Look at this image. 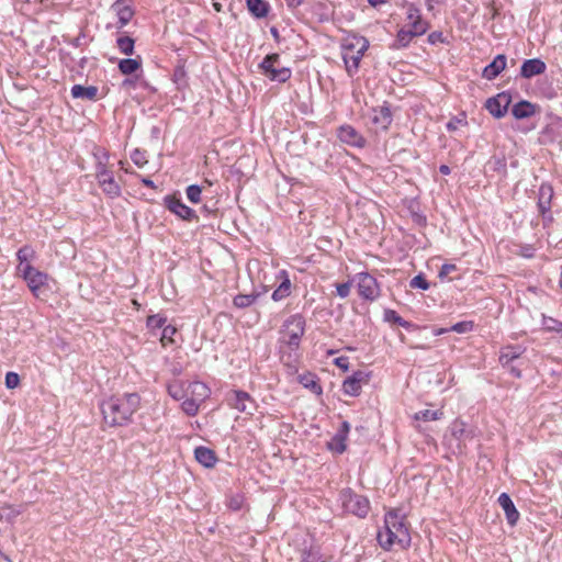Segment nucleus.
Returning a JSON list of instances; mask_svg holds the SVG:
<instances>
[{
  "instance_id": "69168bd1",
  "label": "nucleus",
  "mask_w": 562,
  "mask_h": 562,
  "mask_svg": "<svg viewBox=\"0 0 562 562\" xmlns=\"http://www.w3.org/2000/svg\"><path fill=\"white\" fill-rule=\"evenodd\" d=\"M142 182L144 183V186H146L147 188H155V184H154V181H151L150 179H146L144 178L142 180Z\"/></svg>"
},
{
  "instance_id": "c9c22d12",
  "label": "nucleus",
  "mask_w": 562,
  "mask_h": 562,
  "mask_svg": "<svg viewBox=\"0 0 562 562\" xmlns=\"http://www.w3.org/2000/svg\"><path fill=\"white\" fill-rule=\"evenodd\" d=\"M384 318L385 321L390 322V323H394V324H397L398 326L403 327V328H409L411 327V323L403 319L395 311L393 310H385L384 312Z\"/></svg>"
},
{
  "instance_id": "cd10ccee",
  "label": "nucleus",
  "mask_w": 562,
  "mask_h": 562,
  "mask_svg": "<svg viewBox=\"0 0 562 562\" xmlns=\"http://www.w3.org/2000/svg\"><path fill=\"white\" fill-rule=\"evenodd\" d=\"M189 394L192 396V398L198 400V402L204 401L210 393L209 387L206 384L195 381L188 384Z\"/></svg>"
},
{
  "instance_id": "423d86ee",
  "label": "nucleus",
  "mask_w": 562,
  "mask_h": 562,
  "mask_svg": "<svg viewBox=\"0 0 562 562\" xmlns=\"http://www.w3.org/2000/svg\"><path fill=\"white\" fill-rule=\"evenodd\" d=\"M279 60V54H269L262 59L259 68L261 69L262 74L271 81L283 83L291 78L292 71L288 67H278Z\"/></svg>"
},
{
  "instance_id": "f03ea898",
  "label": "nucleus",
  "mask_w": 562,
  "mask_h": 562,
  "mask_svg": "<svg viewBox=\"0 0 562 562\" xmlns=\"http://www.w3.org/2000/svg\"><path fill=\"white\" fill-rule=\"evenodd\" d=\"M378 542L383 550L390 551L395 547L406 549L411 544L409 524L400 509H391L384 516V527L379 530Z\"/></svg>"
},
{
  "instance_id": "052dcab7",
  "label": "nucleus",
  "mask_w": 562,
  "mask_h": 562,
  "mask_svg": "<svg viewBox=\"0 0 562 562\" xmlns=\"http://www.w3.org/2000/svg\"><path fill=\"white\" fill-rule=\"evenodd\" d=\"M349 429H350V426L347 422H344L341 424V428L339 429V431L337 434H341V435H345V438H347V435L349 432Z\"/></svg>"
},
{
  "instance_id": "393cba45",
  "label": "nucleus",
  "mask_w": 562,
  "mask_h": 562,
  "mask_svg": "<svg viewBox=\"0 0 562 562\" xmlns=\"http://www.w3.org/2000/svg\"><path fill=\"white\" fill-rule=\"evenodd\" d=\"M247 9L257 19L266 18L270 11V5L265 0H246Z\"/></svg>"
},
{
  "instance_id": "4be33fe9",
  "label": "nucleus",
  "mask_w": 562,
  "mask_h": 562,
  "mask_svg": "<svg viewBox=\"0 0 562 562\" xmlns=\"http://www.w3.org/2000/svg\"><path fill=\"white\" fill-rule=\"evenodd\" d=\"M188 384L186 381L175 379L167 384V392L173 400L181 401L189 395Z\"/></svg>"
},
{
  "instance_id": "412c9836",
  "label": "nucleus",
  "mask_w": 562,
  "mask_h": 562,
  "mask_svg": "<svg viewBox=\"0 0 562 562\" xmlns=\"http://www.w3.org/2000/svg\"><path fill=\"white\" fill-rule=\"evenodd\" d=\"M195 460L205 468H213L217 462L215 452L206 447L200 446L194 450Z\"/></svg>"
},
{
  "instance_id": "bb28decb",
  "label": "nucleus",
  "mask_w": 562,
  "mask_h": 562,
  "mask_svg": "<svg viewBox=\"0 0 562 562\" xmlns=\"http://www.w3.org/2000/svg\"><path fill=\"white\" fill-rule=\"evenodd\" d=\"M284 278L280 285L273 291L272 293V300L278 302L285 297H288L291 294V281L286 276V272L283 270L280 272Z\"/></svg>"
},
{
  "instance_id": "5fc2aeb1",
  "label": "nucleus",
  "mask_w": 562,
  "mask_h": 562,
  "mask_svg": "<svg viewBox=\"0 0 562 562\" xmlns=\"http://www.w3.org/2000/svg\"><path fill=\"white\" fill-rule=\"evenodd\" d=\"M335 364L342 369L344 371H347L349 369V358L341 356L335 359Z\"/></svg>"
},
{
  "instance_id": "2eb2a0df",
  "label": "nucleus",
  "mask_w": 562,
  "mask_h": 562,
  "mask_svg": "<svg viewBox=\"0 0 562 562\" xmlns=\"http://www.w3.org/2000/svg\"><path fill=\"white\" fill-rule=\"evenodd\" d=\"M406 19L409 27L416 31L415 33L424 35L429 29V23L423 19L420 10L414 3L407 5Z\"/></svg>"
},
{
  "instance_id": "864d4df0",
  "label": "nucleus",
  "mask_w": 562,
  "mask_h": 562,
  "mask_svg": "<svg viewBox=\"0 0 562 562\" xmlns=\"http://www.w3.org/2000/svg\"><path fill=\"white\" fill-rule=\"evenodd\" d=\"M459 125H467V121L464 120V117L463 119L453 117L452 120H450L447 123V130L450 132L456 131Z\"/></svg>"
},
{
  "instance_id": "0eeeda50",
  "label": "nucleus",
  "mask_w": 562,
  "mask_h": 562,
  "mask_svg": "<svg viewBox=\"0 0 562 562\" xmlns=\"http://www.w3.org/2000/svg\"><path fill=\"white\" fill-rule=\"evenodd\" d=\"M357 45H360V47L357 50L353 49V45H347L344 48L342 59L346 65V70L350 76L357 72L360 60L363 57L364 52L369 47V43L364 37L358 38Z\"/></svg>"
},
{
  "instance_id": "20e7f679",
  "label": "nucleus",
  "mask_w": 562,
  "mask_h": 562,
  "mask_svg": "<svg viewBox=\"0 0 562 562\" xmlns=\"http://www.w3.org/2000/svg\"><path fill=\"white\" fill-rule=\"evenodd\" d=\"M18 271L22 274L35 297L42 299V296L46 295L47 291H49V277L47 273L40 271L30 263H26L25 267H18Z\"/></svg>"
},
{
  "instance_id": "9d476101",
  "label": "nucleus",
  "mask_w": 562,
  "mask_h": 562,
  "mask_svg": "<svg viewBox=\"0 0 562 562\" xmlns=\"http://www.w3.org/2000/svg\"><path fill=\"white\" fill-rule=\"evenodd\" d=\"M512 103V95L508 92H501L488 98L485 102L486 110L496 119L503 117Z\"/></svg>"
},
{
  "instance_id": "3c124183",
  "label": "nucleus",
  "mask_w": 562,
  "mask_h": 562,
  "mask_svg": "<svg viewBox=\"0 0 562 562\" xmlns=\"http://www.w3.org/2000/svg\"><path fill=\"white\" fill-rule=\"evenodd\" d=\"M349 378L355 379L356 382L362 385L369 382L370 374L359 370L353 372Z\"/></svg>"
},
{
  "instance_id": "5701e85b",
  "label": "nucleus",
  "mask_w": 562,
  "mask_h": 562,
  "mask_svg": "<svg viewBox=\"0 0 562 562\" xmlns=\"http://www.w3.org/2000/svg\"><path fill=\"white\" fill-rule=\"evenodd\" d=\"M552 196H553L552 187L548 183H542L539 188V200H538L539 212L542 215L546 214L550 210Z\"/></svg>"
},
{
  "instance_id": "338daca9",
  "label": "nucleus",
  "mask_w": 562,
  "mask_h": 562,
  "mask_svg": "<svg viewBox=\"0 0 562 562\" xmlns=\"http://www.w3.org/2000/svg\"><path fill=\"white\" fill-rule=\"evenodd\" d=\"M270 33L274 37L276 41H279V32H278L277 27L272 26L270 29Z\"/></svg>"
},
{
  "instance_id": "c85d7f7f",
  "label": "nucleus",
  "mask_w": 562,
  "mask_h": 562,
  "mask_svg": "<svg viewBox=\"0 0 562 562\" xmlns=\"http://www.w3.org/2000/svg\"><path fill=\"white\" fill-rule=\"evenodd\" d=\"M299 381L304 387L311 390L313 393H315L317 395L322 394L323 390H322V386L319 385L315 374H313L311 372L301 374L299 378Z\"/></svg>"
},
{
  "instance_id": "1a4fd4ad",
  "label": "nucleus",
  "mask_w": 562,
  "mask_h": 562,
  "mask_svg": "<svg viewBox=\"0 0 562 562\" xmlns=\"http://www.w3.org/2000/svg\"><path fill=\"white\" fill-rule=\"evenodd\" d=\"M95 176L103 192L110 198H117L121 194V187L114 180L113 173L108 170L106 165L99 162L97 165Z\"/></svg>"
},
{
  "instance_id": "7c9ffc66",
  "label": "nucleus",
  "mask_w": 562,
  "mask_h": 562,
  "mask_svg": "<svg viewBox=\"0 0 562 562\" xmlns=\"http://www.w3.org/2000/svg\"><path fill=\"white\" fill-rule=\"evenodd\" d=\"M259 296L260 293L258 292H252L250 294H238L234 297L233 304L237 308H246L252 305Z\"/></svg>"
},
{
  "instance_id": "f8f14e48",
  "label": "nucleus",
  "mask_w": 562,
  "mask_h": 562,
  "mask_svg": "<svg viewBox=\"0 0 562 562\" xmlns=\"http://www.w3.org/2000/svg\"><path fill=\"white\" fill-rule=\"evenodd\" d=\"M358 293L366 300L373 301L379 296L380 290L376 280L369 273L358 274Z\"/></svg>"
},
{
  "instance_id": "2f4dec72",
  "label": "nucleus",
  "mask_w": 562,
  "mask_h": 562,
  "mask_svg": "<svg viewBox=\"0 0 562 562\" xmlns=\"http://www.w3.org/2000/svg\"><path fill=\"white\" fill-rule=\"evenodd\" d=\"M415 32L416 31L413 30L412 27H409L408 30L401 29L396 35L397 47H406V46H408V44L412 42V40L414 37L423 35L420 33H415Z\"/></svg>"
},
{
  "instance_id": "dca6fc26",
  "label": "nucleus",
  "mask_w": 562,
  "mask_h": 562,
  "mask_svg": "<svg viewBox=\"0 0 562 562\" xmlns=\"http://www.w3.org/2000/svg\"><path fill=\"white\" fill-rule=\"evenodd\" d=\"M338 138L347 145L353 147H363L366 139L363 136L351 125H341L337 132Z\"/></svg>"
},
{
  "instance_id": "e2e57ef3",
  "label": "nucleus",
  "mask_w": 562,
  "mask_h": 562,
  "mask_svg": "<svg viewBox=\"0 0 562 562\" xmlns=\"http://www.w3.org/2000/svg\"><path fill=\"white\" fill-rule=\"evenodd\" d=\"M389 0H368V2L370 3V5L372 7H378V5H381V4H384L386 3Z\"/></svg>"
},
{
  "instance_id": "de8ad7c7",
  "label": "nucleus",
  "mask_w": 562,
  "mask_h": 562,
  "mask_svg": "<svg viewBox=\"0 0 562 562\" xmlns=\"http://www.w3.org/2000/svg\"><path fill=\"white\" fill-rule=\"evenodd\" d=\"M20 384V376L15 372H8L5 374V386L8 389H14Z\"/></svg>"
},
{
  "instance_id": "72a5a7b5",
  "label": "nucleus",
  "mask_w": 562,
  "mask_h": 562,
  "mask_svg": "<svg viewBox=\"0 0 562 562\" xmlns=\"http://www.w3.org/2000/svg\"><path fill=\"white\" fill-rule=\"evenodd\" d=\"M34 257H35V251L32 247L24 246V247L20 248L19 251L16 252V258L19 260L18 267H25V265L29 263L30 260L34 259Z\"/></svg>"
},
{
  "instance_id": "4c0bfd02",
  "label": "nucleus",
  "mask_w": 562,
  "mask_h": 562,
  "mask_svg": "<svg viewBox=\"0 0 562 562\" xmlns=\"http://www.w3.org/2000/svg\"><path fill=\"white\" fill-rule=\"evenodd\" d=\"M451 434L457 440H464L468 437L465 424L458 419L454 420L451 425Z\"/></svg>"
},
{
  "instance_id": "9b49d317",
  "label": "nucleus",
  "mask_w": 562,
  "mask_h": 562,
  "mask_svg": "<svg viewBox=\"0 0 562 562\" xmlns=\"http://www.w3.org/2000/svg\"><path fill=\"white\" fill-rule=\"evenodd\" d=\"M524 349L520 346H506L499 351V362L504 368H507L512 375L515 378L521 376V371L512 366V362L519 359Z\"/></svg>"
},
{
  "instance_id": "8fccbe9b",
  "label": "nucleus",
  "mask_w": 562,
  "mask_h": 562,
  "mask_svg": "<svg viewBox=\"0 0 562 562\" xmlns=\"http://www.w3.org/2000/svg\"><path fill=\"white\" fill-rule=\"evenodd\" d=\"M131 158H132L133 162L138 167H143L147 162V160L144 156V153H142L138 149L134 150Z\"/></svg>"
},
{
  "instance_id": "a878e982",
  "label": "nucleus",
  "mask_w": 562,
  "mask_h": 562,
  "mask_svg": "<svg viewBox=\"0 0 562 562\" xmlns=\"http://www.w3.org/2000/svg\"><path fill=\"white\" fill-rule=\"evenodd\" d=\"M372 122L380 126L382 130H386L392 122L391 111L386 106H380L373 110Z\"/></svg>"
},
{
  "instance_id": "6e6552de",
  "label": "nucleus",
  "mask_w": 562,
  "mask_h": 562,
  "mask_svg": "<svg viewBox=\"0 0 562 562\" xmlns=\"http://www.w3.org/2000/svg\"><path fill=\"white\" fill-rule=\"evenodd\" d=\"M227 404L240 413L252 415L256 409V401L245 391L233 390L226 394Z\"/></svg>"
},
{
  "instance_id": "ddd939ff",
  "label": "nucleus",
  "mask_w": 562,
  "mask_h": 562,
  "mask_svg": "<svg viewBox=\"0 0 562 562\" xmlns=\"http://www.w3.org/2000/svg\"><path fill=\"white\" fill-rule=\"evenodd\" d=\"M166 207L176 214L178 217L184 221L196 220L198 216L191 207L187 206L180 199L175 195H168L165 198Z\"/></svg>"
},
{
  "instance_id": "4d7b16f0",
  "label": "nucleus",
  "mask_w": 562,
  "mask_h": 562,
  "mask_svg": "<svg viewBox=\"0 0 562 562\" xmlns=\"http://www.w3.org/2000/svg\"><path fill=\"white\" fill-rule=\"evenodd\" d=\"M428 41L431 44H435L437 42L443 43L445 38L441 32H432L428 35Z\"/></svg>"
},
{
  "instance_id": "aec40b11",
  "label": "nucleus",
  "mask_w": 562,
  "mask_h": 562,
  "mask_svg": "<svg viewBox=\"0 0 562 562\" xmlns=\"http://www.w3.org/2000/svg\"><path fill=\"white\" fill-rule=\"evenodd\" d=\"M537 113V105L522 100L514 104L512 108V114L517 120L528 119Z\"/></svg>"
},
{
  "instance_id": "b1692460",
  "label": "nucleus",
  "mask_w": 562,
  "mask_h": 562,
  "mask_svg": "<svg viewBox=\"0 0 562 562\" xmlns=\"http://www.w3.org/2000/svg\"><path fill=\"white\" fill-rule=\"evenodd\" d=\"M70 92H71L72 98H75V99L95 101V100H98L99 89L95 86L85 87L81 85H75V86H72Z\"/></svg>"
},
{
  "instance_id": "a211bd4d",
  "label": "nucleus",
  "mask_w": 562,
  "mask_h": 562,
  "mask_svg": "<svg viewBox=\"0 0 562 562\" xmlns=\"http://www.w3.org/2000/svg\"><path fill=\"white\" fill-rule=\"evenodd\" d=\"M546 64L538 58L527 59L520 67V75L524 78H531L537 75H541L546 71Z\"/></svg>"
},
{
  "instance_id": "a19ab883",
  "label": "nucleus",
  "mask_w": 562,
  "mask_h": 562,
  "mask_svg": "<svg viewBox=\"0 0 562 562\" xmlns=\"http://www.w3.org/2000/svg\"><path fill=\"white\" fill-rule=\"evenodd\" d=\"M167 318L160 314L150 315L147 317L146 325L150 329L164 328L166 326Z\"/></svg>"
},
{
  "instance_id": "680f3d73",
  "label": "nucleus",
  "mask_w": 562,
  "mask_h": 562,
  "mask_svg": "<svg viewBox=\"0 0 562 562\" xmlns=\"http://www.w3.org/2000/svg\"><path fill=\"white\" fill-rule=\"evenodd\" d=\"M442 0H426V7L428 11L434 10V2L440 3Z\"/></svg>"
},
{
  "instance_id": "79ce46f5",
  "label": "nucleus",
  "mask_w": 562,
  "mask_h": 562,
  "mask_svg": "<svg viewBox=\"0 0 562 562\" xmlns=\"http://www.w3.org/2000/svg\"><path fill=\"white\" fill-rule=\"evenodd\" d=\"M543 327L548 331H557L562 334V323L551 318V317H543Z\"/></svg>"
},
{
  "instance_id": "6ab92c4d",
  "label": "nucleus",
  "mask_w": 562,
  "mask_h": 562,
  "mask_svg": "<svg viewBox=\"0 0 562 562\" xmlns=\"http://www.w3.org/2000/svg\"><path fill=\"white\" fill-rule=\"evenodd\" d=\"M506 56L503 54L497 55L492 63H490L482 72V76L487 80L495 79L506 67Z\"/></svg>"
},
{
  "instance_id": "bf43d9fd",
  "label": "nucleus",
  "mask_w": 562,
  "mask_h": 562,
  "mask_svg": "<svg viewBox=\"0 0 562 562\" xmlns=\"http://www.w3.org/2000/svg\"><path fill=\"white\" fill-rule=\"evenodd\" d=\"M303 1L304 0H285L288 8H290L291 10L299 8L303 3Z\"/></svg>"
},
{
  "instance_id": "09e8293b",
  "label": "nucleus",
  "mask_w": 562,
  "mask_h": 562,
  "mask_svg": "<svg viewBox=\"0 0 562 562\" xmlns=\"http://www.w3.org/2000/svg\"><path fill=\"white\" fill-rule=\"evenodd\" d=\"M472 328H473L472 322H460V323L454 324L451 327V330L462 334V333H468V331L472 330Z\"/></svg>"
},
{
  "instance_id": "c756f323",
  "label": "nucleus",
  "mask_w": 562,
  "mask_h": 562,
  "mask_svg": "<svg viewBox=\"0 0 562 562\" xmlns=\"http://www.w3.org/2000/svg\"><path fill=\"white\" fill-rule=\"evenodd\" d=\"M142 68L139 59L125 58L119 61V69L123 75H132Z\"/></svg>"
},
{
  "instance_id": "39448f33",
  "label": "nucleus",
  "mask_w": 562,
  "mask_h": 562,
  "mask_svg": "<svg viewBox=\"0 0 562 562\" xmlns=\"http://www.w3.org/2000/svg\"><path fill=\"white\" fill-rule=\"evenodd\" d=\"M339 498L346 513L361 518L368 515L370 503L366 496L356 494L350 488H345L340 492Z\"/></svg>"
},
{
  "instance_id": "e433bc0d",
  "label": "nucleus",
  "mask_w": 562,
  "mask_h": 562,
  "mask_svg": "<svg viewBox=\"0 0 562 562\" xmlns=\"http://www.w3.org/2000/svg\"><path fill=\"white\" fill-rule=\"evenodd\" d=\"M361 384L355 381V379H346L342 383V390L346 394L351 396H358L361 392Z\"/></svg>"
},
{
  "instance_id": "a18cd8bd",
  "label": "nucleus",
  "mask_w": 562,
  "mask_h": 562,
  "mask_svg": "<svg viewBox=\"0 0 562 562\" xmlns=\"http://www.w3.org/2000/svg\"><path fill=\"white\" fill-rule=\"evenodd\" d=\"M409 286L413 289L428 290L429 283L422 274H418L411 280Z\"/></svg>"
},
{
  "instance_id": "f257e3e1",
  "label": "nucleus",
  "mask_w": 562,
  "mask_h": 562,
  "mask_svg": "<svg viewBox=\"0 0 562 562\" xmlns=\"http://www.w3.org/2000/svg\"><path fill=\"white\" fill-rule=\"evenodd\" d=\"M139 407L140 397L137 393L115 394L100 404L103 422L109 427L130 425Z\"/></svg>"
},
{
  "instance_id": "37998d69",
  "label": "nucleus",
  "mask_w": 562,
  "mask_h": 562,
  "mask_svg": "<svg viewBox=\"0 0 562 562\" xmlns=\"http://www.w3.org/2000/svg\"><path fill=\"white\" fill-rule=\"evenodd\" d=\"M187 198L192 203H199L201 200L202 189L196 184H191L187 188Z\"/></svg>"
},
{
  "instance_id": "7ed1b4c3",
  "label": "nucleus",
  "mask_w": 562,
  "mask_h": 562,
  "mask_svg": "<svg viewBox=\"0 0 562 562\" xmlns=\"http://www.w3.org/2000/svg\"><path fill=\"white\" fill-rule=\"evenodd\" d=\"M304 333L305 319L301 314H294L288 317L279 331L280 349L282 350L286 347L291 351L297 350Z\"/></svg>"
},
{
  "instance_id": "13d9d810",
  "label": "nucleus",
  "mask_w": 562,
  "mask_h": 562,
  "mask_svg": "<svg viewBox=\"0 0 562 562\" xmlns=\"http://www.w3.org/2000/svg\"><path fill=\"white\" fill-rule=\"evenodd\" d=\"M241 503H243L241 498L239 496H236V497L231 498L228 506H229V508H232L234 510H238L241 507Z\"/></svg>"
},
{
  "instance_id": "774afa93",
  "label": "nucleus",
  "mask_w": 562,
  "mask_h": 562,
  "mask_svg": "<svg viewBox=\"0 0 562 562\" xmlns=\"http://www.w3.org/2000/svg\"><path fill=\"white\" fill-rule=\"evenodd\" d=\"M446 331H448V329H440V330H439V334H443V333H446Z\"/></svg>"
},
{
  "instance_id": "f3484780",
  "label": "nucleus",
  "mask_w": 562,
  "mask_h": 562,
  "mask_svg": "<svg viewBox=\"0 0 562 562\" xmlns=\"http://www.w3.org/2000/svg\"><path fill=\"white\" fill-rule=\"evenodd\" d=\"M499 506L503 508L507 522L515 526L519 519V513L516 509L510 496L507 493H502L497 499Z\"/></svg>"
},
{
  "instance_id": "58836bf2",
  "label": "nucleus",
  "mask_w": 562,
  "mask_h": 562,
  "mask_svg": "<svg viewBox=\"0 0 562 562\" xmlns=\"http://www.w3.org/2000/svg\"><path fill=\"white\" fill-rule=\"evenodd\" d=\"M181 407H182V411L189 415V416H194L198 414L199 412V407H200V402H198V400L195 398H187L182 402L181 404Z\"/></svg>"
},
{
  "instance_id": "ea45409f",
  "label": "nucleus",
  "mask_w": 562,
  "mask_h": 562,
  "mask_svg": "<svg viewBox=\"0 0 562 562\" xmlns=\"http://www.w3.org/2000/svg\"><path fill=\"white\" fill-rule=\"evenodd\" d=\"M177 333V329L176 327L171 326V325H166L164 328H162V333H161V337H160V342L164 347L168 346V345H171L173 344V336L175 334Z\"/></svg>"
},
{
  "instance_id": "49530a36",
  "label": "nucleus",
  "mask_w": 562,
  "mask_h": 562,
  "mask_svg": "<svg viewBox=\"0 0 562 562\" xmlns=\"http://www.w3.org/2000/svg\"><path fill=\"white\" fill-rule=\"evenodd\" d=\"M139 82L140 86L143 87H147V82L142 80L139 81V78L136 77V78H126L122 81V87L125 89V90H130V89H135L136 88V85Z\"/></svg>"
},
{
  "instance_id": "4468645a",
  "label": "nucleus",
  "mask_w": 562,
  "mask_h": 562,
  "mask_svg": "<svg viewBox=\"0 0 562 562\" xmlns=\"http://www.w3.org/2000/svg\"><path fill=\"white\" fill-rule=\"evenodd\" d=\"M111 10L117 16V30H122L133 19L135 11L130 3V0H116L112 5Z\"/></svg>"
},
{
  "instance_id": "473e14b6",
  "label": "nucleus",
  "mask_w": 562,
  "mask_h": 562,
  "mask_svg": "<svg viewBox=\"0 0 562 562\" xmlns=\"http://www.w3.org/2000/svg\"><path fill=\"white\" fill-rule=\"evenodd\" d=\"M442 416H443V412L440 409H437V411L424 409V411L415 413L414 419L423 420V422H430V420H438Z\"/></svg>"
},
{
  "instance_id": "6e6d98bb",
  "label": "nucleus",
  "mask_w": 562,
  "mask_h": 562,
  "mask_svg": "<svg viewBox=\"0 0 562 562\" xmlns=\"http://www.w3.org/2000/svg\"><path fill=\"white\" fill-rule=\"evenodd\" d=\"M456 269H457L456 265L445 263L439 271V277L445 278V277L449 276L451 272H453Z\"/></svg>"
},
{
  "instance_id": "c03bdc74",
  "label": "nucleus",
  "mask_w": 562,
  "mask_h": 562,
  "mask_svg": "<svg viewBox=\"0 0 562 562\" xmlns=\"http://www.w3.org/2000/svg\"><path fill=\"white\" fill-rule=\"evenodd\" d=\"M346 439L347 438H345V435L336 434L330 445L331 449H334L338 453H342L347 448L345 443Z\"/></svg>"
},
{
  "instance_id": "603ef678",
  "label": "nucleus",
  "mask_w": 562,
  "mask_h": 562,
  "mask_svg": "<svg viewBox=\"0 0 562 562\" xmlns=\"http://www.w3.org/2000/svg\"><path fill=\"white\" fill-rule=\"evenodd\" d=\"M336 289H337V294L340 297H347L350 293L351 283L350 282L339 283V284H337Z\"/></svg>"
},
{
  "instance_id": "0e129e2a",
  "label": "nucleus",
  "mask_w": 562,
  "mask_h": 562,
  "mask_svg": "<svg viewBox=\"0 0 562 562\" xmlns=\"http://www.w3.org/2000/svg\"><path fill=\"white\" fill-rule=\"evenodd\" d=\"M439 171L442 173V175H449L450 173V168L447 166V165H441L439 167Z\"/></svg>"
},
{
  "instance_id": "f704fd0d",
  "label": "nucleus",
  "mask_w": 562,
  "mask_h": 562,
  "mask_svg": "<svg viewBox=\"0 0 562 562\" xmlns=\"http://www.w3.org/2000/svg\"><path fill=\"white\" fill-rule=\"evenodd\" d=\"M134 40L130 36H120L116 40V46L121 53L132 55L134 53Z\"/></svg>"
}]
</instances>
